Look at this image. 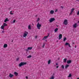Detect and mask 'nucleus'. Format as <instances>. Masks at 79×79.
<instances>
[{
    "instance_id": "1",
    "label": "nucleus",
    "mask_w": 79,
    "mask_h": 79,
    "mask_svg": "<svg viewBox=\"0 0 79 79\" xmlns=\"http://www.w3.org/2000/svg\"><path fill=\"white\" fill-rule=\"evenodd\" d=\"M27 63L26 62H21L20 63L19 65V67H21L22 66H24V65H26V64Z\"/></svg>"
},
{
    "instance_id": "2",
    "label": "nucleus",
    "mask_w": 79,
    "mask_h": 79,
    "mask_svg": "<svg viewBox=\"0 0 79 79\" xmlns=\"http://www.w3.org/2000/svg\"><path fill=\"white\" fill-rule=\"evenodd\" d=\"M36 27L38 29H40L41 27V24H40L39 22H38V24L36 25Z\"/></svg>"
},
{
    "instance_id": "3",
    "label": "nucleus",
    "mask_w": 79,
    "mask_h": 79,
    "mask_svg": "<svg viewBox=\"0 0 79 79\" xmlns=\"http://www.w3.org/2000/svg\"><path fill=\"white\" fill-rule=\"evenodd\" d=\"M55 21V19L54 18H52L49 20V21L50 23H52L53 21Z\"/></svg>"
},
{
    "instance_id": "4",
    "label": "nucleus",
    "mask_w": 79,
    "mask_h": 79,
    "mask_svg": "<svg viewBox=\"0 0 79 79\" xmlns=\"http://www.w3.org/2000/svg\"><path fill=\"white\" fill-rule=\"evenodd\" d=\"M27 34H28V32L27 31H25L23 35V37H26L27 36Z\"/></svg>"
},
{
    "instance_id": "5",
    "label": "nucleus",
    "mask_w": 79,
    "mask_h": 79,
    "mask_svg": "<svg viewBox=\"0 0 79 79\" xmlns=\"http://www.w3.org/2000/svg\"><path fill=\"white\" fill-rule=\"evenodd\" d=\"M64 24L65 25H67L68 24V21L67 20L65 19L64 22Z\"/></svg>"
},
{
    "instance_id": "6",
    "label": "nucleus",
    "mask_w": 79,
    "mask_h": 79,
    "mask_svg": "<svg viewBox=\"0 0 79 79\" xmlns=\"http://www.w3.org/2000/svg\"><path fill=\"white\" fill-rule=\"evenodd\" d=\"M77 26H77V23H75V24L73 25V27L74 28H76Z\"/></svg>"
},
{
    "instance_id": "7",
    "label": "nucleus",
    "mask_w": 79,
    "mask_h": 79,
    "mask_svg": "<svg viewBox=\"0 0 79 79\" xmlns=\"http://www.w3.org/2000/svg\"><path fill=\"white\" fill-rule=\"evenodd\" d=\"M49 33L48 34V35L47 36H45L43 39V40H45V39H47L48 38V37H49Z\"/></svg>"
},
{
    "instance_id": "8",
    "label": "nucleus",
    "mask_w": 79,
    "mask_h": 79,
    "mask_svg": "<svg viewBox=\"0 0 79 79\" xmlns=\"http://www.w3.org/2000/svg\"><path fill=\"white\" fill-rule=\"evenodd\" d=\"M71 62H72V61L70 60H68L67 61V63L68 64H70V63H71Z\"/></svg>"
},
{
    "instance_id": "9",
    "label": "nucleus",
    "mask_w": 79,
    "mask_h": 79,
    "mask_svg": "<svg viewBox=\"0 0 79 79\" xmlns=\"http://www.w3.org/2000/svg\"><path fill=\"white\" fill-rule=\"evenodd\" d=\"M62 38V34H60L59 36V39L60 40V39H61Z\"/></svg>"
},
{
    "instance_id": "10",
    "label": "nucleus",
    "mask_w": 79,
    "mask_h": 79,
    "mask_svg": "<svg viewBox=\"0 0 79 79\" xmlns=\"http://www.w3.org/2000/svg\"><path fill=\"white\" fill-rule=\"evenodd\" d=\"M65 45H68L69 47H71V46H70V44L68 43H66L65 44Z\"/></svg>"
},
{
    "instance_id": "11",
    "label": "nucleus",
    "mask_w": 79,
    "mask_h": 79,
    "mask_svg": "<svg viewBox=\"0 0 79 79\" xmlns=\"http://www.w3.org/2000/svg\"><path fill=\"white\" fill-rule=\"evenodd\" d=\"M14 74L15 76H17L18 75V73L16 72H15L14 73Z\"/></svg>"
},
{
    "instance_id": "12",
    "label": "nucleus",
    "mask_w": 79,
    "mask_h": 79,
    "mask_svg": "<svg viewBox=\"0 0 79 79\" xmlns=\"http://www.w3.org/2000/svg\"><path fill=\"white\" fill-rule=\"evenodd\" d=\"M7 21H9V20L8 19V18H6L4 20L5 23H6Z\"/></svg>"
},
{
    "instance_id": "13",
    "label": "nucleus",
    "mask_w": 79,
    "mask_h": 79,
    "mask_svg": "<svg viewBox=\"0 0 79 79\" xmlns=\"http://www.w3.org/2000/svg\"><path fill=\"white\" fill-rule=\"evenodd\" d=\"M13 76H14V75L11 74V73L9 74V77H13Z\"/></svg>"
},
{
    "instance_id": "14",
    "label": "nucleus",
    "mask_w": 79,
    "mask_h": 79,
    "mask_svg": "<svg viewBox=\"0 0 79 79\" xmlns=\"http://www.w3.org/2000/svg\"><path fill=\"white\" fill-rule=\"evenodd\" d=\"M50 13L51 14H53L54 13V11L53 10H51L50 11Z\"/></svg>"
},
{
    "instance_id": "15",
    "label": "nucleus",
    "mask_w": 79,
    "mask_h": 79,
    "mask_svg": "<svg viewBox=\"0 0 79 79\" xmlns=\"http://www.w3.org/2000/svg\"><path fill=\"white\" fill-rule=\"evenodd\" d=\"M5 26L4 25H2L1 27V29H3V30H4V28L5 27Z\"/></svg>"
},
{
    "instance_id": "16",
    "label": "nucleus",
    "mask_w": 79,
    "mask_h": 79,
    "mask_svg": "<svg viewBox=\"0 0 79 79\" xmlns=\"http://www.w3.org/2000/svg\"><path fill=\"white\" fill-rule=\"evenodd\" d=\"M4 48H6L7 47V44H5L4 45Z\"/></svg>"
},
{
    "instance_id": "17",
    "label": "nucleus",
    "mask_w": 79,
    "mask_h": 79,
    "mask_svg": "<svg viewBox=\"0 0 79 79\" xmlns=\"http://www.w3.org/2000/svg\"><path fill=\"white\" fill-rule=\"evenodd\" d=\"M69 65H68V64L66 65L65 67V69H66V68H67L68 67H69Z\"/></svg>"
},
{
    "instance_id": "18",
    "label": "nucleus",
    "mask_w": 79,
    "mask_h": 79,
    "mask_svg": "<svg viewBox=\"0 0 79 79\" xmlns=\"http://www.w3.org/2000/svg\"><path fill=\"white\" fill-rule=\"evenodd\" d=\"M50 63H51V60H48V64H50Z\"/></svg>"
},
{
    "instance_id": "19",
    "label": "nucleus",
    "mask_w": 79,
    "mask_h": 79,
    "mask_svg": "<svg viewBox=\"0 0 79 79\" xmlns=\"http://www.w3.org/2000/svg\"><path fill=\"white\" fill-rule=\"evenodd\" d=\"M28 29H29L30 30H31V25H29L28 26Z\"/></svg>"
},
{
    "instance_id": "20",
    "label": "nucleus",
    "mask_w": 79,
    "mask_h": 79,
    "mask_svg": "<svg viewBox=\"0 0 79 79\" xmlns=\"http://www.w3.org/2000/svg\"><path fill=\"white\" fill-rule=\"evenodd\" d=\"M58 30V28H56L55 30H54V31L55 32H57Z\"/></svg>"
},
{
    "instance_id": "21",
    "label": "nucleus",
    "mask_w": 79,
    "mask_h": 79,
    "mask_svg": "<svg viewBox=\"0 0 79 79\" xmlns=\"http://www.w3.org/2000/svg\"><path fill=\"white\" fill-rule=\"evenodd\" d=\"M67 60V59H64V63H66V60Z\"/></svg>"
},
{
    "instance_id": "22",
    "label": "nucleus",
    "mask_w": 79,
    "mask_h": 79,
    "mask_svg": "<svg viewBox=\"0 0 79 79\" xmlns=\"http://www.w3.org/2000/svg\"><path fill=\"white\" fill-rule=\"evenodd\" d=\"M3 25L4 26H7V24L6 23H3Z\"/></svg>"
},
{
    "instance_id": "23",
    "label": "nucleus",
    "mask_w": 79,
    "mask_h": 79,
    "mask_svg": "<svg viewBox=\"0 0 79 79\" xmlns=\"http://www.w3.org/2000/svg\"><path fill=\"white\" fill-rule=\"evenodd\" d=\"M31 57H32V56L31 55H29L27 57V58H31Z\"/></svg>"
},
{
    "instance_id": "24",
    "label": "nucleus",
    "mask_w": 79,
    "mask_h": 79,
    "mask_svg": "<svg viewBox=\"0 0 79 79\" xmlns=\"http://www.w3.org/2000/svg\"><path fill=\"white\" fill-rule=\"evenodd\" d=\"M32 48V47H28V50H31Z\"/></svg>"
},
{
    "instance_id": "25",
    "label": "nucleus",
    "mask_w": 79,
    "mask_h": 79,
    "mask_svg": "<svg viewBox=\"0 0 79 79\" xmlns=\"http://www.w3.org/2000/svg\"><path fill=\"white\" fill-rule=\"evenodd\" d=\"M66 40V38L65 37H64V40H63V41L64 42H65Z\"/></svg>"
},
{
    "instance_id": "26",
    "label": "nucleus",
    "mask_w": 79,
    "mask_h": 79,
    "mask_svg": "<svg viewBox=\"0 0 79 79\" xmlns=\"http://www.w3.org/2000/svg\"><path fill=\"white\" fill-rule=\"evenodd\" d=\"M61 68L62 69H64V66L63 65H62Z\"/></svg>"
},
{
    "instance_id": "27",
    "label": "nucleus",
    "mask_w": 79,
    "mask_h": 79,
    "mask_svg": "<svg viewBox=\"0 0 79 79\" xmlns=\"http://www.w3.org/2000/svg\"><path fill=\"white\" fill-rule=\"evenodd\" d=\"M74 10V8H73L71 10V12H73V11Z\"/></svg>"
},
{
    "instance_id": "28",
    "label": "nucleus",
    "mask_w": 79,
    "mask_h": 79,
    "mask_svg": "<svg viewBox=\"0 0 79 79\" xmlns=\"http://www.w3.org/2000/svg\"><path fill=\"white\" fill-rule=\"evenodd\" d=\"M12 12H13V10H11L10 12V15H13V14L12 13Z\"/></svg>"
},
{
    "instance_id": "29",
    "label": "nucleus",
    "mask_w": 79,
    "mask_h": 79,
    "mask_svg": "<svg viewBox=\"0 0 79 79\" xmlns=\"http://www.w3.org/2000/svg\"><path fill=\"white\" fill-rule=\"evenodd\" d=\"M40 21V18H38V19L37 20V22H39Z\"/></svg>"
},
{
    "instance_id": "30",
    "label": "nucleus",
    "mask_w": 79,
    "mask_h": 79,
    "mask_svg": "<svg viewBox=\"0 0 79 79\" xmlns=\"http://www.w3.org/2000/svg\"><path fill=\"white\" fill-rule=\"evenodd\" d=\"M68 77H71V74H70Z\"/></svg>"
},
{
    "instance_id": "31",
    "label": "nucleus",
    "mask_w": 79,
    "mask_h": 79,
    "mask_svg": "<svg viewBox=\"0 0 79 79\" xmlns=\"http://www.w3.org/2000/svg\"><path fill=\"white\" fill-rule=\"evenodd\" d=\"M15 22H16V20H14L12 23H15Z\"/></svg>"
},
{
    "instance_id": "32",
    "label": "nucleus",
    "mask_w": 79,
    "mask_h": 79,
    "mask_svg": "<svg viewBox=\"0 0 79 79\" xmlns=\"http://www.w3.org/2000/svg\"><path fill=\"white\" fill-rule=\"evenodd\" d=\"M44 46L45 44H43V46H42V47H43V48H44Z\"/></svg>"
},
{
    "instance_id": "33",
    "label": "nucleus",
    "mask_w": 79,
    "mask_h": 79,
    "mask_svg": "<svg viewBox=\"0 0 79 79\" xmlns=\"http://www.w3.org/2000/svg\"><path fill=\"white\" fill-rule=\"evenodd\" d=\"M77 15H79V11L77 12Z\"/></svg>"
},
{
    "instance_id": "34",
    "label": "nucleus",
    "mask_w": 79,
    "mask_h": 79,
    "mask_svg": "<svg viewBox=\"0 0 79 79\" xmlns=\"http://www.w3.org/2000/svg\"><path fill=\"white\" fill-rule=\"evenodd\" d=\"M72 13H73V12H70V15H72Z\"/></svg>"
},
{
    "instance_id": "35",
    "label": "nucleus",
    "mask_w": 79,
    "mask_h": 79,
    "mask_svg": "<svg viewBox=\"0 0 79 79\" xmlns=\"http://www.w3.org/2000/svg\"><path fill=\"white\" fill-rule=\"evenodd\" d=\"M58 11V10L56 9L55 10V12H57Z\"/></svg>"
},
{
    "instance_id": "36",
    "label": "nucleus",
    "mask_w": 79,
    "mask_h": 79,
    "mask_svg": "<svg viewBox=\"0 0 79 79\" xmlns=\"http://www.w3.org/2000/svg\"><path fill=\"white\" fill-rule=\"evenodd\" d=\"M16 60H17V61H18L19 60V58H17L16 59Z\"/></svg>"
},
{
    "instance_id": "37",
    "label": "nucleus",
    "mask_w": 79,
    "mask_h": 79,
    "mask_svg": "<svg viewBox=\"0 0 79 79\" xmlns=\"http://www.w3.org/2000/svg\"><path fill=\"white\" fill-rule=\"evenodd\" d=\"M35 39H37V36H36L35 37Z\"/></svg>"
},
{
    "instance_id": "38",
    "label": "nucleus",
    "mask_w": 79,
    "mask_h": 79,
    "mask_svg": "<svg viewBox=\"0 0 79 79\" xmlns=\"http://www.w3.org/2000/svg\"><path fill=\"white\" fill-rule=\"evenodd\" d=\"M60 8H62V9H63L64 7L62 6H61Z\"/></svg>"
},
{
    "instance_id": "39",
    "label": "nucleus",
    "mask_w": 79,
    "mask_h": 79,
    "mask_svg": "<svg viewBox=\"0 0 79 79\" xmlns=\"http://www.w3.org/2000/svg\"><path fill=\"white\" fill-rule=\"evenodd\" d=\"M4 32H5V31H2V33H4Z\"/></svg>"
},
{
    "instance_id": "40",
    "label": "nucleus",
    "mask_w": 79,
    "mask_h": 79,
    "mask_svg": "<svg viewBox=\"0 0 79 79\" xmlns=\"http://www.w3.org/2000/svg\"><path fill=\"white\" fill-rule=\"evenodd\" d=\"M58 67H59V66H56V68L57 69V68H58Z\"/></svg>"
},
{
    "instance_id": "41",
    "label": "nucleus",
    "mask_w": 79,
    "mask_h": 79,
    "mask_svg": "<svg viewBox=\"0 0 79 79\" xmlns=\"http://www.w3.org/2000/svg\"><path fill=\"white\" fill-rule=\"evenodd\" d=\"M26 77L27 79H28V77L27 76H26Z\"/></svg>"
},
{
    "instance_id": "42",
    "label": "nucleus",
    "mask_w": 79,
    "mask_h": 79,
    "mask_svg": "<svg viewBox=\"0 0 79 79\" xmlns=\"http://www.w3.org/2000/svg\"><path fill=\"white\" fill-rule=\"evenodd\" d=\"M56 65H58V63H56Z\"/></svg>"
},
{
    "instance_id": "43",
    "label": "nucleus",
    "mask_w": 79,
    "mask_h": 79,
    "mask_svg": "<svg viewBox=\"0 0 79 79\" xmlns=\"http://www.w3.org/2000/svg\"><path fill=\"white\" fill-rule=\"evenodd\" d=\"M13 42V40H12L11 42Z\"/></svg>"
},
{
    "instance_id": "44",
    "label": "nucleus",
    "mask_w": 79,
    "mask_h": 79,
    "mask_svg": "<svg viewBox=\"0 0 79 79\" xmlns=\"http://www.w3.org/2000/svg\"><path fill=\"white\" fill-rule=\"evenodd\" d=\"M32 25L33 26H34V24H33L32 23Z\"/></svg>"
},
{
    "instance_id": "45",
    "label": "nucleus",
    "mask_w": 79,
    "mask_h": 79,
    "mask_svg": "<svg viewBox=\"0 0 79 79\" xmlns=\"http://www.w3.org/2000/svg\"><path fill=\"white\" fill-rule=\"evenodd\" d=\"M73 44H74V43H73Z\"/></svg>"
},
{
    "instance_id": "46",
    "label": "nucleus",
    "mask_w": 79,
    "mask_h": 79,
    "mask_svg": "<svg viewBox=\"0 0 79 79\" xmlns=\"http://www.w3.org/2000/svg\"><path fill=\"white\" fill-rule=\"evenodd\" d=\"M78 23L79 24V21L78 22Z\"/></svg>"
},
{
    "instance_id": "47",
    "label": "nucleus",
    "mask_w": 79,
    "mask_h": 79,
    "mask_svg": "<svg viewBox=\"0 0 79 79\" xmlns=\"http://www.w3.org/2000/svg\"><path fill=\"white\" fill-rule=\"evenodd\" d=\"M75 48H76V45L75 46Z\"/></svg>"
},
{
    "instance_id": "48",
    "label": "nucleus",
    "mask_w": 79,
    "mask_h": 79,
    "mask_svg": "<svg viewBox=\"0 0 79 79\" xmlns=\"http://www.w3.org/2000/svg\"><path fill=\"white\" fill-rule=\"evenodd\" d=\"M77 1H79V0H76Z\"/></svg>"
},
{
    "instance_id": "49",
    "label": "nucleus",
    "mask_w": 79,
    "mask_h": 79,
    "mask_svg": "<svg viewBox=\"0 0 79 79\" xmlns=\"http://www.w3.org/2000/svg\"><path fill=\"white\" fill-rule=\"evenodd\" d=\"M58 60H60V58H59Z\"/></svg>"
},
{
    "instance_id": "50",
    "label": "nucleus",
    "mask_w": 79,
    "mask_h": 79,
    "mask_svg": "<svg viewBox=\"0 0 79 79\" xmlns=\"http://www.w3.org/2000/svg\"><path fill=\"white\" fill-rule=\"evenodd\" d=\"M53 74H54V73H53Z\"/></svg>"
}]
</instances>
